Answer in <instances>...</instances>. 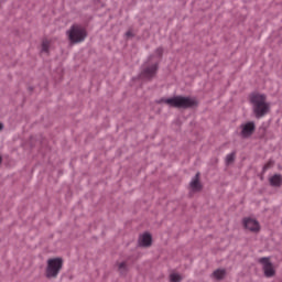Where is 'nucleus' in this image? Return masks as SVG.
Returning <instances> with one entry per match:
<instances>
[{
    "label": "nucleus",
    "instance_id": "15",
    "mask_svg": "<svg viewBox=\"0 0 282 282\" xmlns=\"http://www.w3.org/2000/svg\"><path fill=\"white\" fill-rule=\"evenodd\" d=\"M170 281L171 282H181L182 281V275L180 273H171L170 274Z\"/></svg>",
    "mask_w": 282,
    "mask_h": 282
},
{
    "label": "nucleus",
    "instance_id": "1",
    "mask_svg": "<svg viewBox=\"0 0 282 282\" xmlns=\"http://www.w3.org/2000/svg\"><path fill=\"white\" fill-rule=\"evenodd\" d=\"M164 54V48L159 47L155 50L153 55H150L148 63L145 64L143 70L141 72V78L151 79L155 74H158V67L162 55Z\"/></svg>",
    "mask_w": 282,
    "mask_h": 282
},
{
    "label": "nucleus",
    "instance_id": "8",
    "mask_svg": "<svg viewBox=\"0 0 282 282\" xmlns=\"http://www.w3.org/2000/svg\"><path fill=\"white\" fill-rule=\"evenodd\" d=\"M257 129V126H254V122L249 121L247 123H243L241 126V135L243 138H250L254 133V130Z\"/></svg>",
    "mask_w": 282,
    "mask_h": 282
},
{
    "label": "nucleus",
    "instance_id": "5",
    "mask_svg": "<svg viewBox=\"0 0 282 282\" xmlns=\"http://www.w3.org/2000/svg\"><path fill=\"white\" fill-rule=\"evenodd\" d=\"M66 34L70 43H83L87 39V30L79 24H73Z\"/></svg>",
    "mask_w": 282,
    "mask_h": 282
},
{
    "label": "nucleus",
    "instance_id": "19",
    "mask_svg": "<svg viewBox=\"0 0 282 282\" xmlns=\"http://www.w3.org/2000/svg\"><path fill=\"white\" fill-rule=\"evenodd\" d=\"M3 130V123H0V131Z\"/></svg>",
    "mask_w": 282,
    "mask_h": 282
},
{
    "label": "nucleus",
    "instance_id": "16",
    "mask_svg": "<svg viewBox=\"0 0 282 282\" xmlns=\"http://www.w3.org/2000/svg\"><path fill=\"white\" fill-rule=\"evenodd\" d=\"M226 162H227V164H232V162H235V152H232L226 156Z\"/></svg>",
    "mask_w": 282,
    "mask_h": 282
},
{
    "label": "nucleus",
    "instance_id": "6",
    "mask_svg": "<svg viewBox=\"0 0 282 282\" xmlns=\"http://www.w3.org/2000/svg\"><path fill=\"white\" fill-rule=\"evenodd\" d=\"M259 263H261L264 276H267V279H272V276L276 274V270L274 269L272 261H270V258H260Z\"/></svg>",
    "mask_w": 282,
    "mask_h": 282
},
{
    "label": "nucleus",
    "instance_id": "3",
    "mask_svg": "<svg viewBox=\"0 0 282 282\" xmlns=\"http://www.w3.org/2000/svg\"><path fill=\"white\" fill-rule=\"evenodd\" d=\"M250 100L253 105V113L256 115V118H263V116L270 111V104L267 101L265 95L252 94Z\"/></svg>",
    "mask_w": 282,
    "mask_h": 282
},
{
    "label": "nucleus",
    "instance_id": "14",
    "mask_svg": "<svg viewBox=\"0 0 282 282\" xmlns=\"http://www.w3.org/2000/svg\"><path fill=\"white\" fill-rule=\"evenodd\" d=\"M52 44V42L47 39H44L42 41V52H45L47 54V52H50V45Z\"/></svg>",
    "mask_w": 282,
    "mask_h": 282
},
{
    "label": "nucleus",
    "instance_id": "13",
    "mask_svg": "<svg viewBox=\"0 0 282 282\" xmlns=\"http://www.w3.org/2000/svg\"><path fill=\"white\" fill-rule=\"evenodd\" d=\"M214 279H217V281H221L224 276H226V269H218L213 272Z\"/></svg>",
    "mask_w": 282,
    "mask_h": 282
},
{
    "label": "nucleus",
    "instance_id": "11",
    "mask_svg": "<svg viewBox=\"0 0 282 282\" xmlns=\"http://www.w3.org/2000/svg\"><path fill=\"white\" fill-rule=\"evenodd\" d=\"M118 272L121 274V276H127V272H129V265L127 264V261L123 262H117Z\"/></svg>",
    "mask_w": 282,
    "mask_h": 282
},
{
    "label": "nucleus",
    "instance_id": "17",
    "mask_svg": "<svg viewBox=\"0 0 282 282\" xmlns=\"http://www.w3.org/2000/svg\"><path fill=\"white\" fill-rule=\"evenodd\" d=\"M272 162L270 161V162H268L265 165H264V171H268V169H270V166H272Z\"/></svg>",
    "mask_w": 282,
    "mask_h": 282
},
{
    "label": "nucleus",
    "instance_id": "9",
    "mask_svg": "<svg viewBox=\"0 0 282 282\" xmlns=\"http://www.w3.org/2000/svg\"><path fill=\"white\" fill-rule=\"evenodd\" d=\"M151 243H153V238L151 237V234L144 232L139 238V246L142 248H149L151 247Z\"/></svg>",
    "mask_w": 282,
    "mask_h": 282
},
{
    "label": "nucleus",
    "instance_id": "2",
    "mask_svg": "<svg viewBox=\"0 0 282 282\" xmlns=\"http://www.w3.org/2000/svg\"><path fill=\"white\" fill-rule=\"evenodd\" d=\"M159 102H164L169 107H174V109H191L197 107V99L184 96H174L171 98H162Z\"/></svg>",
    "mask_w": 282,
    "mask_h": 282
},
{
    "label": "nucleus",
    "instance_id": "7",
    "mask_svg": "<svg viewBox=\"0 0 282 282\" xmlns=\"http://www.w3.org/2000/svg\"><path fill=\"white\" fill-rule=\"evenodd\" d=\"M242 224L243 228L250 232H259V230H261V225H259V221L254 218H243Z\"/></svg>",
    "mask_w": 282,
    "mask_h": 282
},
{
    "label": "nucleus",
    "instance_id": "12",
    "mask_svg": "<svg viewBox=\"0 0 282 282\" xmlns=\"http://www.w3.org/2000/svg\"><path fill=\"white\" fill-rule=\"evenodd\" d=\"M269 182H270L271 186H281L282 177H281V175L275 174L270 177Z\"/></svg>",
    "mask_w": 282,
    "mask_h": 282
},
{
    "label": "nucleus",
    "instance_id": "20",
    "mask_svg": "<svg viewBox=\"0 0 282 282\" xmlns=\"http://www.w3.org/2000/svg\"><path fill=\"white\" fill-rule=\"evenodd\" d=\"M1 162H2V159H1V156H0V164H1Z\"/></svg>",
    "mask_w": 282,
    "mask_h": 282
},
{
    "label": "nucleus",
    "instance_id": "10",
    "mask_svg": "<svg viewBox=\"0 0 282 282\" xmlns=\"http://www.w3.org/2000/svg\"><path fill=\"white\" fill-rule=\"evenodd\" d=\"M189 188H192L194 193H199V191H202V182H199V173H196V175L192 178L189 183Z\"/></svg>",
    "mask_w": 282,
    "mask_h": 282
},
{
    "label": "nucleus",
    "instance_id": "4",
    "mask_svg": "<svg viewBox=\"0 0 282 282\" xmlns=\"http://www.w3.org/2000/svg\"><path fill=\"white\" fill-rule=\"evenodd\" d=\"M63 270V258H51L46 261V279H57Z\"/></svg>",
    "mask_w": 282,
    "mask_h": 282
},
{
    "label": "nucleus",
    "instance_id": "18",
    "mask_svg": "<svg viewBox=\"0 0 282 282\" xmlns=\"http://www.w3.org/2000/svg\"><path fill=\"white\" fill-rule=\"evenodd\" d=\"M126 36H127L128 39H131V36H133V32L128 31V32L126 33Z\"/></svg>",
    "mask_w": 282,
    "mask_h": 282
}]
</instances>
